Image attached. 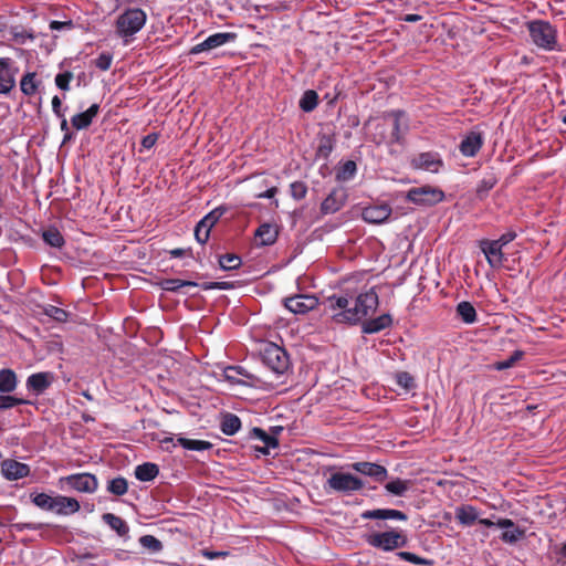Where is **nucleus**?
<instances>
[{
	"label": "nucleus",
	"instance_id": "nucleus-35",
	"mask_svg": "<svg viewBox=\"0 0 566 566\" xmlns=\"http://www.w3.org/2000/svg\"><path fill=\"white\" fill-rule=\"evenodd\" d=\"M178 446L190 451H206L212 448V443L206 440L188 439L185 437L177 438Z\"/></svg>",
	"mask_w": 566,
	"mask_h": 566
},
{
	"label": "nucleus",
	"instance_id": "nucleus-22",
	"mask_svg": "<svg viewBox=\"0 0 566 566\" xmlns=\"http://www.w3.org/2000/svg\"><path fill=\"white\" fill-rule=\"evenodd\" d=\"M363 520H398L407 521L408 516L406 513L395 509H376L368 510L361 513Z\"/></svg>",
	"mask_w": 566,
	"mask_h": 566
},
{
	"label": "nucleus",
	"instance_id": "nucleus-23",
	"mask_svg": "<svg viewBox=\"0 0 566 566\" xmlns=\"http://www.w3.org/2000/svg\"><path fill=\"white\" fill-rule=\"evenodd\" d=\"M317 148L315 157L316 159H323L325 161L328 160L331 154L335 149L336 146V136L334 133H321L317 137Z\"/></svg>",
	"mask_w": 566,
	"mask_h": 566
},
{
	"label": "nucleus",
	"instance_id": "nucleus-7",
	"mask_svg": "<svg viewBox=\"0 0 566 566\" xmlns=\"http://www.w3.org/2000/svg\"><path fill=\"white\" fill-rule=\"evenodd\" d=\"M444 198L442 189L430 185L410 188L406 193V200L419 207H433Z\"/></svg>",
	"mask_w": 566,
	"mask_h": 566
},
{
	"label": "nucleus",
	"instance_id": "nucleus-43",
	"mask_svg": "<svg viewBox=\"0 0 566 566\" xmlns=\"http://www.w3.org/2000/svg\"><path fill=\"white\" fill-rule=\"evenodd\" d=\"M32 503L41 510L52 512L54 509L55 496H51L46 493L31 494Z\"/></svg>",
	"mask_w": 566,
	"mask_h": 566
},
{
	"label": "nucleus",
	"instance_id": "nucleus-62",
	"mask_svg": "<svg viewBox=\"0 0 566 566\" xmlns=\"http://www.w3.org/2000/svg\"><path fill=\"white\" fill-rule=\"evenodd\" d=\"M157 140H158V134L150 133L143 137L140 145L144 149H150L155 146Z\"/></svg>",
	"mask_w": 566,
	"mask_h": 566
},
{
	"label": "nucleus",
	"instance_id": "nucleus-60",
	"mask_svg": "<svg viewBox=\"0 0 566 566\" xmlns=\"http://www.w3.org/2000/svg\"><path fill=\"white\" fill-rule=\"evenodd\" d=\"M43 524L42 523H22V522H19V523H15L13 524V527L15 531L18 532H23V531H40L43 528Z\"/></svg>",
	"mask_w": 566,
	"mask_h": 566
},
{
	"label": "nucleus",
	"instance_id": "nucleus-26",
	"mask_svg": "<svg viewBox=\"0 0 566 566\" xmlns=\"http://www.w3.org/2000/svg\"><path fill=\"white\" fill-rule=\"evenodd\" d=\"M480 513L478 509L471 504H463L455 509V518L458 523L464 527L472 526L478 522Z\"/></svg>",
	"mask_w": 566,
	"mask_h": 566
},
{
	"label": "nucleus",
	"instance_id": "nucleus-27",
	"mask_svg": "<svg viewBox=\"0 0 566 566\" xmlns=\"http://www.w3.org/2000/svg\"><path fill=\"white\" fill-rule=\"evenodd\" d=\"M391 324V316L389 314H382L378 317L365 321L361 325V332L364 334H376L390 327Z\"/></svg>",
	"mask_w": 566,
	"mask_h": 566
},
{
	"label": "nucleus",
	"instance_id": "nucleus-49",
	"mask_svg": "<svg viewBox=\"0 0 566 566\" xmlns=\"http://www.w3.org/2000/svg\"><path fill=\"white\" fill-rule=\"evenodd\" d=\"M396 555L401 560L411 563L413 565H423V566H431V565H433V560L432 559H428V558L418 556V555H416L415 553H411V552H402L401 551V552H398Z\"/></svg>",
	"mask_w": 566,
	"mask_h": 566
},
{
	"label": "nucleus",
	"instance_id": "nucleus-25",
	"mask_svg": "<svg viewBox=\"0 0 566 566\" xmlns=\"http://www.w3.org/2000/svg\"><path fill=\"white\" fill-rule=\"evenodd\" d=\"M98 112L99 105L97 103H94L85 112L75 114L71 118V124L77 130L86 129L92 124L94 117H96Z\"/></svg>",
	"mask_w": 566,
	"mask_h": 566
},
{
	"label": "nucleus",
	"instance_id": "nucleus-18",
	"mask_svg": "<svg viewBox=\"0 0 566 566\" xmlns=\"http://www.w3.org/2000/svg\"><path fill=\"white\" fill-rule=\"evenodd\" d=\"M481 250L491 268L497 269L502 266L504 261L503 248L494 240L481 241Z\"/></svg>",
	"mask_w": 566,
	"mask_h": 566
},
{
	"label": "nucleus",
	"instance_id": "nucleus-10",
	"mask_svg": "<svg viewBox=\"0 0 566 566\" xmlns=\"http://www.w3.org/2000/svg\"><path fill=\"white\" fill-rule=\"evenodd\" d=\"M223 377L233 385H243L249 387H261V379L249 373L241 365H230L223 368Z\"/></svg>",
	"mask_w": 566,
	"mask_h": 566
},
{
	"label": "nucleus",
	"instance_id": "nucleus-14",
	"mask_svg": "<svg viewBox=\"0 0 566 566\" xmlns=\"http://www.w3.org/2000/svg\"><path fill=\"white\" fill-rule=\"evenodd\" d=\"M484 144V135L482 132L473 129L464 135L459 150L464 157H474Z\"/></svg>",
	"mask_w": 566,
	"mask_h": 566
},
{
	"label": "nucleus",
	"instance_id": "nucleus-29",
	"mask_svg": "<svg viewBox=\"0 0 566 566\" xmlns=\"http://www.w3.org/2000/svg\"><path fill=\"white\" fill-rule=\"evenodd\" d=\"M103 522L108 525L118 536L128 537L129 526L122 517L113 514L105 513L102 515Z\"/></svg>",
	"mask_w": 566,
	"mask_h": 566
},
{
	"label": "nucleus",
	"instance_id": "nucleus-44",
	"mask_svg": "<svg viewBox=\"0 0 566 566\" xmlns=\"http://www.w3.org/2000/svg\"><path fill=\"white\" fill-rule=\"evenodd\" d=\"M36 74L38 73H24V76L21 78L20 88L24 95L31 96L35 94L39 85V82L35 80Z\"/></svg>",
	"mask_w": 566,
	"mask_h": 566
},
{
	"label": "nucleus",
	"instance_id": "nucleus-31",
	"mask_svg": "<svg viewBox=\"0 0 566 566\" xmlns=\"http://www.w3.org/2000/svg\"><path fill=\"white\" fill-rule=\"evenodd\" d=\"M159 474V468L156 463L145 462L135 468V478L142 482H150Z\"/></svg>",
	"mask_w": 566,
	"mask_h": 566
},
{
	"label": "nucleus",
	"instance_id": "nucleus-55",
	"mask_svg": "<svg viewBox=\"0 0 566 566\" xmlns=\"http://www.w3.org/2000/svg\"><path fill=\"white\" fill-rule=\"evenodd\" d=\"M13 73H0V94H8L15 85Z\"/></svg>",
	"mask_w": 566,
	"mask_h": 566
},
{
	"label": "nucleus",
	"instance_id": "nucleus-28",
	"mask_svg": "<svg viewBox=\"0 0 566 566\" xmlns=\"http://www.w3.org/2000/svg\"><path fill=\"white\" fill-rule=\"evenodd\" d=\"M242 427L241 419L231 412H226L221 415L220 418V431L226 436H234L240 431Z\"/></svg>",
	"mask_w": 566,
	"mask_h": 566
},
{
	"label": "nucleus",
	"instance_id": "nucleus-24",
	"mask_svg": "<svg viewBox=\"0 0 566 566\" xmlns=\"http://www.w3.org/2000/svg\"><path fill=\"white\" fill-rule=\"evenodd\" d=\"M81 505L74 497L56 495L54 501L53 513L60 516H69L80 511Z\"/></svg>",
	"mask_w": 566,
	"mask_h": 566
},
{
	"label": "nucleus",
	"instance_id": "nucleus-30",
	"mask_svg": "<svg viewBox=\"0 0 566 566\" xmlns=\"http://www.w3.org/2000/svg\"><path fill=\"white\" fill-rule=\"evenodd\" d=\"M18 386V377L13 369H0V394H10L15 390Z\"/></svg>",
	"mask_w": 566,
	"mask_h": 566
},
{
	"label": "nucleus",
	"instance_id": "nucleus-45",
	"mask_svg": "<svg viewBox=\"0 0 566 566\" xmlns=\"http://www.w3.org/2000/svg\"><path fill=\"white\" fill-rule=\"evenodd\" d=\"M242 261L238 254L227 253L219 256V265L223 271H232L240 268Z\"/></svg>",
	"mask_w": 566,
	"mask_h": 566
},
{
	"label": "nucleus",
	"instance_id": "nucleus-64",
	"mask_svg": "<svg viewBox=\"0 0 566 566\" xmlns=\"http://www.w3.org/2000/svg\"><path fill=\"white\" fill-rule=\"evenodd\" d=\"M52 111L56 117H63L64 111H62V102L57 95L52 98Z\"/></svg>",
	"mask_w": 566,
	"mask_h": 566
},
{
	"label": "nucleus",
	"instance_id": "nucleus-52",
	"mask_svg": "<svg viewBox=\"0 0 566 566\" xmlns=\"http://www.w3.org/2000/svg\"><path fill=\"white\" fill-rule=\"evenodd\" d=\"M142 547L148 549L151 553H159L163 549L161 542L153 535H144L139 538Z\"/></svg>",
	"mask_w": 566,
	"mask_h": 566
},
{
	"label": "nucleus",
	"instance_id": "nucleus-50",
	"mask_svg": "<svg viewBox=\"0 0 566 566\" xmlns=\"http://www.w3.org/2000/svg\"><path fill=\"white\" fill-rule=\"evenodd\" d=\"M390 116L394 118V127L391 133V138L394 142L399 143L401 138V118L405 117V112L400 109H395L390 112Z\"/></svg>",
	"mask_w": 566,
	"mask_h": 566
},
{
	"label": "nucleus",
	"instance_id": "nucleus-5",
	"mask_svg": "<svg viewBox=\"0 0 566 566\" xmlns=\"http://www.w3.org/2000/svg\"><path fill=\"white\" fill-rule=\"evenodd\" d=\"M364 486V481L360 478L352 473L335 472L327 479L324 489L327 493L336 492L349 495L360 491Z\"/></svg>",
	"mask_w": 566,
	"mask_h": 566
},
{
	"label": "nucleus",
	"instance_id": "nucleus-4",
	"mask_svg": "<svg viewBox=\"0 0 566 566\" xmlns=\"http://www.w3.org/2000/svg\"><path fill=\"white\" fill-rule=\"evenodd\" d=\"M146 13L138 8L127 9L116 20L117 34L127 41L136 34L146 23Z\"/></svg>",
	"mask_w": 566,
	"mask_h": 566
},
{
	"label": "nucleus",
	"instance_id": "nucleus-16",
	"mask_svg": "<svg viewBox=\"0 0 566 566\" xmlns=\"http://www.w3.org/2000/svg\"><path fill=\"white\" fill-rule=\"evenodd\" d=\"M54 376L50 371L31 374L25 381L27 389L35 396L42 395L53 382Z\"/></svg>",
	"mask_w": 566,
	"mask_h": 566
},
{
	"label": "nucleus",
	"instance_id": "nucleus-41",
	"mask_svg": "<svg viewBox=\"0 0 566 566\" xmlns=\"http://www.w3.org/2000/svg\"><path fill=\"white\" fill-rule=\"evenodd\" d=\"M318 104V94L314 90H307L303 93L301 99H300V108L305 112L310 113L316 108Z\"/></svg>",
	"mask_w": 566,
	"mask_h": 566
},
{
	"label": "nucleus",
	"instance_id": "nucleus-36",
	"mask_svg": "<svg viewBox=\"0 0 566 566\" xmlns=\"http://www.w3.org/2000/svg\"><path fill=\"white\" fill-rule=\"evenodd\" d=\"M457 314L465 324H473L476 322V311L474 306L467 301H462L457 305Z\"/></svg>",
	"mask_w": 566,
	"mask_h": 566
},
{
	"label": "nucleus",
	"instance_id": "nucleus-17",
	"mask_svg": "<svg viewBox=\"0 0 566 566\" xmlns=\"http://www.w3.org/2000/svg\"><path fill=\"white\" fill-rule=\"evenodd\" d=\"M30 467L13 459H6L1 463V474L8 481H15L30 474Z\"/></svg>",
	"mask_w": 566,
	"mask_h": 566
},
{
	"label": "nucleus",
	"instance_id": "nucleus-1",
	"mask_svg": "<svg viewBox=\"0 0 566 566\" xmlns=\"http://www.w3.org/2000/svg\"><path fill=\"white\" fill-rule=\"evenodd\" d=\"M379 304L375 287H370L358 294L345 291L334 293L322 302L324 313L335 324L356 325L370 313L375 312Z\"/></svg>",
	"mask_w": 566,
	"mask_h": 566
},
{
	"label": "nucleus",
	"instance_id": "nucleus-53",
	"mask_svg": "<svg viewBox=\"0 0 566 566\" xmlns=\"http://www.w3.org/2000/svg\"><path fill=\"white\" fill-rule=\"evenodd\" d=\"M524 356V353L522 350H515L511 354L510 357L501 360V361H497L496 365H495V369L496 370H505V369H509L511 367H513V365L518 361L520 359H522V357Z\"/></svg>",
	"mask_w": 566,
	"mask_h": 566
},
{
	"label": "nucleus",
	"instance_id": "nucleus-20",
	"mask_svg": "<svg viewBox=\"0 0 566 566\" xmlns=\"http://www.w3.org/2000/svg\"><path fill=\"white\" fill-rule=\"evenodd\" d=\"M443 161L438 153H421L413 159V166L430 172H438Z\"/></svg>",
	"mask_w": 566,
	"mask_h": 566
},
{
	"label": "nucleus",
	"instance_id": "nucleus-58",
	"mask_svg": "<svg viewBox=\"0 0 566 566\" xmlns=\"http://www.w3.org/2000/svg\"><path fill=\"white\" fill-rule=\"evenodd\" d=\"M72 75L73 73H57L55 77V85L62 91H67L70 88Z\"/></svg>",
	"mask_w": 566,
	"mask_h": 566
},
{
	"label": "nucleus",
	"instance_id": "nucleus-33",
	"mask_svg": "<svg viewBox=\"0 0 566 566\" xmlns=\"http://www.w3.org/2000/svg\"><path fill=\"white\" fill-rule=\"evenodd\" d=\"M41 237L44 243L52 248L61 249L65 244L64 237L55 227H50L43 230Z\"/></svg>",
	"mask_w": 566,
	"mask_h": 566
},
{
	"label": "nucleus",
	"instance_id": "nucleus-8",
	"mask_svg": "<svg viewBox=\"0 0 566 566\" xmlns=\"http://www.w3.org/2000/svg\"><path fill=\"white\" fill-rule=\"evenodd\" d=\"M237 38H238V35L234 32H217V33L209 35L200 43L193 45L190 49L189 53L190 54L206 53V54L218 55V53H219L218 50L221 46H223L228 43H233L237 40Z\"/></svg>",
	"mask_w": 566,
	"mask_h": 566
},
{
	"label": "nucleus",
	"instance_id": "nucleus-40",
	"mask_svg": "<svg viewBox=\"0 0 566 566\" xmlns=\"http://www.w3.org/2000/svg\"><path fill=\"white\" fill-rule=\"evenodd\" d=\"M250 439H258L264 443V446L272 447V449H275L279 447V439L274 436H270L268 432H265L263 429L259 427H254L251 429L249 433Z\"/></svg>",
	"mask_w": 566,
	"mask_h": 566
},
{
	"label": "nucleus",
	"instance_id": "nucleus-59",
	"mask_svg": "<svg viewBox=\"0 0 566 566\" xmlns=\"http://www.w3.org/2000/svg\"><path fill=\"white\" fill-rule=\"evenodd\" d=\"M12 34V25H8L0 17V43H10Z\"/></svg>",
	"mask_w": 566,
	"mask_h": 566
},
{
	"label": "nucleus",
	"instance_id": "nucleus-12",
	"mask_svg": "<svg viewBox=\"0 0 566 566\" xmlns=\"http://www.w3.org/2000/svg\"><path fill=\"white\" fill-rule=\"evenodd\" d=\"M496 527L503 530L500 539L510 545L516 544L525 536V530L517 526L511 518H497Z\"/></svg>",
	"mask_w": 566,
	"mask_h": 566
},
{
	"label": "nucleus",
	"instance_id": "nucleus-54",
	"mask_svg": "<svg viewBox=\"0 0 566 566\" xmlns=\"http://www.w3.org/2000/svg\"><path fill=\"white\" fill-rule=\"evenodd\" d=\"M290 192L293 199L302 200L306 197L307 186L303 181H294L290 185Z\"/></svg>",
	"mask_w": 566,
	"mask_h": 566
},
{
	"label": "nucleus",
	"instance_id": "nucleus-46",
	"mask_svg": "<svg viewBox=\"0 0 566 566\" xmlns=\"http://www.w3.org/2000/svg\"><path fill=\"white\" fill-rule=\"evenodd\" d=\"M128 482L123 476H116L108 481L107 491L114 495L122 496L127 493Z\"/></svg>",
	"mask_w": 566,
	"mask_h": 566
},
{
	"label": "nucleus",
	"instance_id": "nucleus-34",
	"mask_svg": "<svg viewBox=\"0 0 566 566\" xmlns=\"http://www.w3.org/2000/svg\"><path fill=\"white\" fill-rule=\"evenodd\" d=\"M35 34L32 30H28L22 25H12V34L10 43L24 45L28 42H33Z\"/></svg>",
	"mask_w": 566,
	"mask_h": 566
},
{
	"label": "nucleus",
	"instance_id": "nucleus-47",
	"mask_svg": "<svg viewBox=\"0 0 566 566\" xmlns=\"http://www.w3.org/2000/svg\"><path fill=\"white\" fill-rule=\"evenodd\" d=\"M30 403H31V401L23 399V398H19L17 396H11L9 394L0 395V410H7V409L14 408L17 406L30 405Z\"/></svg>",
	"mask_w": 566,
	"mask_h": 566
},
{
	"label": "nucleus",
	"instance_id": "nucleus-19",
	"mask_svg": "<svg viewBox=\"0 0 566 566\" xmlns=\"http://www.w3.org/2000/svg\"><path fill=\"white\" fill-rule=\"evenodd\" d=\"M347 196L343 189H334L321 203V211L323 214H332L339 211L345 202Z\"/></svg>",
	"mask_w": 566,
	"mask_h": 566
},
{
	"label": "nucleus",
	"instance_id": "nucleus-57",
	"mask_svg": "<svg viewBox=\"0 0 566 566\" xmlns=\"http://www.w3.org/2000/svg\"><path fill=\"white\" fill-rule=\"evenodd\" d=\"M49 28L52 31H71L75 28V24L71 19L65 21L53 20L50 22Z\"/></svg>",
	"mask_w": 566,
	"mask_h": 566
},
{
	"label": "nucleus",
	"instance_id": "nucleus-63",
	"mask_svg": "<svg viewBox=\"0 0 566 566\" xmlns=\"http://www.w3.org/2000/svg\"><path fill=\"white\" fill-rule=\"evenodd\" d=\"M112 57L108 54H101L96 59V66L101 70H107L111 66Z\"/></svg>",
	"mask_w": 566,
	"mask_h": 566
},
{
	"label": "nucleus",
	"instance_id": "nucleus-38",
	"mask_svg": "<svg viewBox=\"0 0 566 566\" xmlns=\"http://www.w3.org/2000/svg\"><path fill=\"white\" fill-rule=\"evenodd\" d=\"M410 482L408 480H401L396 478L385 484V490L387 493L395 496H405L407 491L409 490Z\"/></svg>",
	"mask_w": 566,
	"mask_h": 566
},
{
	"label": "nucleus",
	"instance_id": "nucleus-6",
	"mask_svg": "<svg viewBox=\"0 0 566 566\" xmlns=\"http://www.w3.org/2000/svg\"><path fill=\"white\" fill-rule=\"evenodd\" d=\"M532 41L542 49L554 50L557 44V30L548 21L534 20L528 23Z\"/></svg>",
	"mask_w": 566,
	"mask_h": 566
},
{
	"label": "nucleus",
	"instance_id": "nucleus-48",
	"mask_svg": "<svg viewBox=\"0 0 566 566\" xmlns=\"http://www.w3.org/2000/svg\"><path fill=\"white\" fill-rule=\"evenodd\" d=\"M43 314L59 323H64L69 318V313L65 310L51 304L43 307Z\"/></svg>",
	"mask_w": 566,
	"mask_h": 566
},
{
	"label": "nucleus",
	"instance_id": "nucleus-51",
	"mask_svg": "<svg viewBox=\"0 0 566 566\" xmlns=\"http://www.w3.org/2000/svg\"><path fill=\"white\" fill-rule=\"evenodd\" d=\"M396 384L405 389L406 391H409L413 388H416V381L413 376H411L408 371H399L395 376Z\"/></svg>",
	"mask_w": 566,
	"mask_h": 566
},
{
	"label": "nucleus",
	"instance_id": "nucleus-37",
	"mask_svg": "<svg viewBox=\"0 0 566 566\" xmlns=\"http://www.w3.org/2000/svg\"><path fill=\"white\" fill-rule=\"evenodd\" d=\"M357 172V165L354 160L343 163L336 171V180L340 182L352 180Z\"/></svg>",
	"mask_w": 566,
	"mask_h": 566
},
{
	"label": "nucleus",
	"instance_id": "nucleus-2",
	"mask_svg": "<svg viewBox=\"0 0 566 566\" xmlns=\"http://www.w3.org/2000/svg\"><path fill=\"white\" fill-rule=\"evenodd\" d=\"M364 539L370 547L386 553L406 547L409 542L407 534L397 528L369 533L364 536Z\"/></svg>",
	"mask_w": 566,
	"mask_h": 566
},
{
	"label": "nucleus",
	"instance_id": "nucleus-9",
	"mask_svg": "<svg viewBox=\"0 0 566 566\" xmlns=\"http://www.w3.org/2000/svg\"><path fill=\"white\" fill-rule=\"evenodd\" d=\"M227 211L226 206H219L200 219L195 228V238L200 244L208 241L211 229Z\"/></svg>",
	"mask_w": 566,
	"mask_h": 566
},
{
	"label": "nucleus",
	"instance_id": "nucleus-11",
	"mask_svg": "<svg viewBox=\"0 0 566 566\" xmlns=\"http://www.w3.org/2000/svg\"><path fill=\"white\" fill-rule=\"evenodd\" d=\"M61 482L66 484L70 489L82 493H94L98 488L97 478L92 473H74L61 478Z\"/></svg>",
	"mask_w": 566,
	"mask_h": 566
},
{
	"label": "nucleus",
	"instance_id": "nucleus-3",
	"mask_svg": "<svg viewBox=\"0 0 566 566\" xmlns=\"http://www.w3.org/2000/svg\"><path fill=\"white\" fill-rule=\"evenodd\" d=\"M263 365L275 375H283L290 367L287 352L275 343H264L260 349Z\"/></svg>",
	"mask_w": 566,
	"mask_h": 566
},
{
	"label": "nucleus",
	"instance_id": "nucleus-13",
	"mask_svg": "<svg viewBox=\"0 0 566 566\" xmlns=\"http://www.w3.org/2000/svg\"><path fill=\"white\" fill-rule=\"evenodd\" d=\"M317 304L318 300L315 296L304 294L286 297L284 301L285 307L294 314H306L314 310Z\"/></svg>",
	"mask_w": 566,
	"mask_h": 566
},
{
	"label": "nucleus",
	"instance_id": "nucleus-56",
	"mask_svg": "<svg viewBox=\"0 0 566 566\" xmlns=\"http://www.w3.org/2000/svg\"><path fill=\"white\" fill-rule=\"evenodd\" d=\"M199 286L205 291H210V290L228 291L233 287V283L228 282V281L206 282V283L199 284Z\"/></svg>",
	"mask_w": 566,
	"mask_h": 566
},
{
	"label": "nucleus",
	"instance_id": "nucleus-15",
	"mask_svg": "<svg viewBox=\"0 0 566 566\" xmlns=\"http://www.w3.org/2000/svg\"><path fill=\"white\" fill-rule=\"evenodd\" d=\"M352 469L365 476L371 478L374 481L382 483L387 476L388 471L384 465L374 462H354L350 464Z\"/></svg>",
	"mask_w": 566,
	"mask_h": 566
},
{
	"label": "nucleus",
	"instance_id": "nucleus-32",
	"mask_svg": "<svg viewBox=\"0 0 566 566\" xmlns=\"http://www.w3.org/2000/svg\"><path fill=\"white\" fill-rule=\"evenodd\" d=\"M255 238L261 245H272L277 239V231L272 224L263 223L256 229Z\"/></svg>",
	"mask_w": 566,
	"mask_h": 566
},
{
	"label": "nucleus",
	"instance_id": "nucleus-61",
	"mask_svg": "<svg viewBox=\"0 0 566 566\" xmlns=\"http://www.w3.org/2000/svg\"><path fill=\"white\" fill-rule=\"evenodd\" d=\"M517 237L516 232L514 230H509L505 233H503L499 239L494 240L500 244L502 248L511 243L515 238Z\"/></svg>",
	"mask_w": 566,
	"mask_h": 566
},
{
	"label": "nucleus",
	"instance_id": "nucleus-21",
	"mask_svg": "<svg viewBox=\"0 0 566 566\" xmlns=\"http://www.w3.org/2000/svg\"><path fill=\"white\" fill-rule=\"evenodd\" d=\"M391 214V208L388 205H374L363 210V219L368 223L379 224L385 222Z\"/></svg>",
	"mask_w": 566,
	"mask_h": 566
},
{
	"label": "nucleus",
	"instance_id": "nucleus-39",
	"mask_svg": "<svg viewBox=\"0 0 566 566\" xmlns=\"http://www.w3.org/2000/svg\"><path fill=\"white\" fill-rule=\"evenodd\" d=\"M187 286H199V283L195 281H187L180 279H166L161 282V289L166 292L177 293L181 287Z\"/></svg>",
	"mask_w": 566,
	"mask_h": 566
},
{
	"label": "nucleus",
	"instance_id": "nucleus-42",
	"mask_svg": "<svg viewBox=\"0 0 566 566\" xmlns=\"http://www.w3.org/2000/svg\"><path fill=\"white\" fill-rule=\"evenodd\" d=\"M496 182H497V179L494 175H489V176L484 177L483 179H481L479 181V184L476 185V189H475L476 197L481 200L486 198L490 190L494 188Z\"/></svg>",
	"mask_w": 566,
	"mask_h": 566
}]
</instances>
